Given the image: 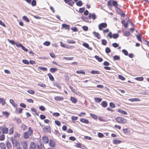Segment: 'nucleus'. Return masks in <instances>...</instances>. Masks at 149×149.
I'll list each match as a JSON object with an SVG mask.
<instances>
[{
	"label": "nucleus",
	"instance_id": "nucleus-14",
	"mask_svg": "<svg viewBox=\"0 0 149 149\" xmlns=\"http://www.w3.org/2000/svg\"><path fill=\"white\" fill-rule=\"evenodd\" d=\"M118 111L119 113H120L121 114H122L126 115H127V113L126 111H123L121 109H118Z\"/></svg>",
	"mask_w": 149,
	"mask_h": 149
},
{
	"label": "nucleus",
	"instance_id": "nucleus-52",
	"mask_svg": "<svg viewBox=\"0 0 149 149\" xmlns=\"http://www.w3.org/2000/svg\"><path fill=\"white\" fill-rule=\"evenodd\" d=\"M105 52L107 54H108L111 52V50L109 48L107 47L105 49Z\"/></svg>",
	"mask_w": 149,
	"mask_h": 149
},
{
	"label": "nucleus",
	"instance_id": "nucleus-48",
	"mask_svg": "<svg viewBox=\"0 0 149 149\" xmlns=\"http://www.w3.org/2000/svg\"><path fill=\"white\" fill-rule=\"evenodd\" d=\"M15 121L18 124H19L21 123V120L19 118H16L15 119Z\"/></svg>",
	"mask_w": 149,
	"mask_h": 149
},
{
	"label": "nucleus",
	"instance_id": "nucleus-1",
	"mask_svg": "<svg viewBox=\"0 0 149 149\" xmlns=\"http://www.w3.org/2000/svg\"><path fill=\"white\" fill-rule=\"evenodd\" d=\"M33 130L31 127H29L28 131L24 132L23 134V137L26 139L29 138L30 136L33 135Z\"/></svg>",
	"mask_w": 149,
	"mask_h": 149
},
{
	"label": "nucleus",
	"instance_id": "nucleus-11",
	"mask_svg": "<svg viewBox=\"0 0 149 149\" xmlns=\"http://www.w3.org/2000/svg\"><path fill=\"white\" fill-rule=\"evenodd\" d=\"M100 104L103 107L105 108L107 107L108 104L106 101H103L101 102Z\"/></svg>",
	"mask_w": 149,
	"mask_h": 149
},
{
	"label": "nucleus",
	"instance_id": "nucleus-13",
	"mask_svg": "<svg viewBox=\"0 0 149 149\" xmlns=\"http://www.w3.org/2000/svg\"><path fill=\"white\" fill-rule=\"evenodd\" d=\"M128 100L132 102H133L134 101H140V100L137 98H132L129 99Z\"/></svg>",
	"mask_w": 149,
	"mask_h": 149
},
{
	"label": "nucleus",
	"instance_id": "nucleus-9",
	"mask_svg": "<svg viewBox=\"0 0 149 149\" xmlns=\"http://www.w3.org/2000/svg\"><path fill=\"white\" fill-rule=\"evenodd\" d=\"M93 33L95 36L98 39H100V38L101 37L100 35L98 33L96 32L95 31H94L93 32Z\"/></svg>",
	"mask_w": 149,
	"mask_h": 149
},
{
	"label": "nucleus",
	"instance_id": "nucleus-59",
	"mask_svg": "<svg viewBox=\"0 0 149 149\" xmlns=\"http://www.w3.org/2000/svg\"><path fill=\"white\" fill-rule=\"evenodd\" d=\"M8 41L10 43L12 44L13 45H15V44H16V43L14 41H13V40H8Z\"/></svg>",
	"mask_w": 149,
	"mask_h": 149
},
{
	"label": "nucleus",
	"instance_id": "nucleus-10",
	"mask_svg": "<svg viewBox=\"0 0 149 149\" xmlns=\"http://www.w3.org/2000/svg\"><path fill=\"white\" fill-rule=\"evenodd\" d=\"M1 130H2L3 134H7L8 132V129L7 127H5L2 128Z\"/></svg>",
	"mask_w": 149,
	"mask_h": 149
},
{
	"label": "nucleus",
	"instance_id": "nucleus-2",
	"mask_svg": "<svg viewBox=\"0 0 149 149\" xmlns=\"http://www.w3.org/2000/svg\"><path fill=\"white\" fill-rule=\"evenodd\" d=\"M115 120L117 123L122 124H126L127 123V120L126 119L119 116L116 118Z\"/></svg>",
	"mask_w": 149,
	"mask_h": 149
},
{
	"label": "nucleus",
	"instance_id": "nucleus-5",
	"mask_svg": "<svg viewBox=\"0 0 149 149\" xmlns=\"http://www.w3.org/2000/svg\"><path fill=\"white\" fill-rule=\"evenodd\" d=\"M21 145L24 149H28V146L26 142L25 141L21 142Z\"/></svg>",
	"mask_w": 149,
	"mask_h": 149
},
{
	"label": "nucleus",
	"instance_id": "nucleus-30",
	"mask_svg": "<svg viewBox=\"0 0 149 149\" xmlns=\"http://www.w3.org/2000/svg\"><path fill=\"white\" fill-rule=\"evenodd\" d=\"M50 130L49 127H44L43 128V130L45 132H49Z\"/></svg>",
	"mask_w": 149,
	"mask_h": 149
},
{
	"label": "nucleus",
	"instance_id": "nucleus-35",
	"mask_svg": "<svg viewBox=\"0 0 149 149\" xmlns=\"http://www.w3.org/2000/svg\"><path fill=\"white\" fill-rule=\"evenodd\" d=\"M90 115L91 117H92L93 119H97V116L95 114L93 113H90Z\"/></svg>",
	"mask_w": 149,
	"mask_h": 149
},
{
	"label": "nucleus",
	"instance_id": "nucleus-53",
	"mask_svg": "<svg viewBox=\"0 0 149 149\" xmlns=\"http://www.w3.org/2000/svg\"><path fill=\"white\" fill-rule=\"evenodd\" d=\"M120 59V57L116 55L113 57V59L114 60H119Z\"/></svg>",
	"mask_w": 149,
	"mask_h": 149
},
{
	"label": "nucleus",
	"instance_id": "nucleus-18",
	"mask_svg": "<svg viewBox=\"0 0 149 149\" xmlns=\"http://www.w3.org/2000/svg\"><path fill=\"white\" fill-rule=\"evenodd\" d=\"M54 99L56 101H61L63 100L64 98L63 97L60 96H56L54 97Z\"/></svg>",
	"mask_w": 149,
	"mask_h": 149
},
{
	"label": "nucleus",
	"instance_id": "nucleus-12",
	"mask_svg": "<svg viewBox=\"0 0 149 149\" xmlns=\"http://www.w3.org/2000/svg\"><path fill=\"white\" fill-rule=\"evenodd\" d=\"M80 121L82 123H85L87 124H88L89 123V121L88 120L83 118L80 119Z\"/></svg>",
	"mask_w": 149,
	"mask_h": 149
},
{
	"label": "nucleus",
	"instance_id": "nucleus-38",
	"mask_svg": "<svg viewBox=\"0 0 149 149\" xmlns=\"http://www.w3.org/2000/svg\"><path fill=\"white\" fill-rule=\"evenodd\" d=\"M91 73L92 74H99L100 72L98 71L93 70L91 72Z\"/></svg>",
	"mask_w": 149,
	"mask_h": 149
},
{
	"label": "nucleus",
	"instance_id": "nucleus-19",
	"mask_svg": "<svg viewBox=\"0 0 149 149\" xmlns=\"http://www.w3.org/2000/svg\"><path fill=\"white\" fill-rule=\"evenodd\" d=\"M65 2L66 3H68L70 6H72L74 3V2H69L70 0H64Z\"/></svg>",
	"mask_w": 149,
	"mask_h": 149
},
{
	"label": "nucleus",
	"instance_id": "nucleus-28",
	"mask_svg": "<svg viewBox=\"0 0 149 149\" xmlns=\"http://www.w3.org/2000/svg\"><path fill=\"white\" fill-rule=\"evenodd\" d=\"M6 102L5 100L2 98H0V104H1L2 105H4Z\"/></svg>",
	"mask_w": 149,
	"mask_h": 149
},
{
	"label": "nucleus",
	"instance_id": "nucleus-54",
	"mask_svg": "<svg viewBox=\"0 0 149 149\" xmlns=\"http://www.w3.org/2000/svg\"><path fill=\"white\" fill-rule=\"evenodd\" d=\"M38 68L40 70L43 71H47V68H46L39 67Z\"/></svg>",
	"mask_w": 149,
	"mask_h": 149
},
{
	"label": "nucleus",
	"instance_id": "nucleus-17",
	"mask_svg": "<svg viewBox=\"0 0 149 149\" xmlns=\"http://www.w3.org/2000/svg\"><path fill=\"white\" fill-rule=\"evenodd\" d=\"M10 102L12 104V105L15 107H17V105L12 99H10Z\"/></svg>",
	"mask_w": 149,
	"mask_h": 149
},
{
	"label": "nucleus",
	"instance_id": "nucleus-58",
	"mask_svg": "<svg viewBox=\"0 0 149 149\" xmlns=\"http://www.w3.org/2000/svg\"><path fill=\"white\" fill-rule=\"evenodd\" d=\"M122 52L123 53H124L125 55H128V52L125 49H123L122 50Z\"/></svg>",
	"mask_w": 149,
	"mask_h": 149
},
{
	"label": "nucleus",
	"instance_id": "nucleus-34",
	"mask_svg": "<svg viewBox=\"0 0 149 149\" xmlns=\"http://www.w3.org/2000/svg\"><path fill=\"white\" fill-rule=\"evenodd\" d=\"M124 36H128L130 35V33L129 31H126L124 32Z\"/></svg>",
	"mask_w": 149,
	"mask_h": 149
},
{
	"label": "nucleus",
	"instance_id": "nucleus-56",
	"mask_svg": "<svg viewBox=\"0 0 149 149\" xmlns=\"http://www.w3.org/2000/svg\"><path fill=\"white\" fill-rule=\"evenodd\" d=\"M60 115V114L59 113L56 112L54 113H53V116H54L58 117Z\"/></svg>",
	"mask_w": 149,
	"mask_h": 149
},
{
	"label": "nucleus",
	"instance_id": "nucleus-7",
	"mask_svg": "<svg viewBox=\"0 0 149 149\" xmlns=\"http://www.w3.org/2000/svg\"><path fill=\"white\" fill-rule=\"evenodd\" d=\"M49 145L51 147L54 148L55 146L56 143L53 140L50 139L49 141Z\"/></svg>",
	"mask_w": 149,
	"mask_h": 149
},
{
	"label": "nucleus",
	"instance_id": "nucleus-26",
	"mask_svg": "<svg viewBox=\"0 0 149 149\" xmlns=\"http://www.w3.org/2000/svg\"><path fill=\"white\" fill-rule=\"evenodd\" d=\"M2 113L6 118H8L9 115V113L6 111H3Z\"/></svg>",
	"mask_w": 149,
	"mask_h": 149
},
{
	"label": "nucleus",
	"instance_id": "nucleus-44",
	"mask_svg": "<svg viewBox=\"0 0 149 149\" xmlns=\"http://www.w3.org/2000/svg\"><path fill=\"white\" fill-rule=\"evenodd\" d=\"M113 6L115 7V8H116L117 7V6H118V4L117 3V2L116 1H113L112 2Z\"/></svg>",
	"mask_w": 149,
	"mask_h": 149
},
{
	"label": "nucleus",
	"instance_id": "nucleus-41",
	"mask_svg": "<svg viewBox=\"0 0 149 149\" xmlns=\"http://www.w3.org/2000/svg\"><path fill=\"white\" fill-rule=\"evenodd\" d=\"M5 139V136L4 134H2L0 135V140L3 141Z\"/></svg>",
	"mask_w": 149,
	"mask_h": 149
},
{
	"label": "nucleus",
	"instance_id": "nucleus-61",
	"mask_svg": "<svg viewBox=\"0 0 149 149\" xmlns=\"http://www.w3.org/2000/svg\"><path fill=\"white\" fill-rule=\"evenodd\" d=\"M50 44V43L49 41H46L43 43V45L46 46H49Z\"/></svg>",
	"mask_w": 149,
	"mask_h": 149
},
{
	"label": "nucleus",
	"instance_id": "nucleus-31",
	"mask_svg": "<svg viewBox=\"0 0 149 149\" xmlns=\"http://www.w3.org/2000/svg\"><path fill=\"white\" fill-rule=\"evenodd\" d=\"M122 23L123 25L124 26L125 28H127V27L128 23H126L125 21L124 20H122Z\"/></svg>",
	"mask_w": 149,
	"mask_h": 149
},
{
	"label": "nucleus",
	"instance_id": "nucleus-49",
	"mask_svg": "<svg viewBox=\"0 0 149 149\" xmlns=\"http://www.w3.org/2000/svg\"><path fill=\"white\" fill-rule=\"evenodd\" d=\"M23 109L22 108H19L18 109H17V112L18 113H20L22 112Z\"/></svg>",
	"mask_w": 149,
	"mask_h": 149
},
{
	"label": "nucleus",
	"instance_id": "nucleus-20",
	"mask_svg": "<svg viewBox=\"0 0 149 149\" xmlns=\"http://www.w3.org/2000/svg\"><path fill=\"white\" fill-rule=\"evenodd\" d=\"M122 142L121 140L114 139L113 141V143L115 144H117L120 143Z\"/></svg>",
	"mask_w": 149,
	"mask_h": 149
},
{
	"label": "nucleus",
	"instance_id": "nucleus-40",
	"mask_svg": "<svg viewBox=\"0 0 149 149\" xmlns=\"http://www.w3.org/2000/svg\"><path fill=\"white\" fill-rule=\"evenodd\" d=\"M23 19L27 22H29V21L28 18L25 16H23L22 17Z\"/></svg>",
	"mask_w": 149,
	"mask_h": 149
},
{
	"label": "nucleus",
	"instance_id": "nucleus-29",
	"mask_svg": "<svg viewBox=\"0 0 149 149\" xmlns=\"http://www.w3.org/2000/svg\"><path fill=\"white\" fill-rule=\"evenodd\" d=\"M31 110L35 113V114L37 116H38V113L37 112V110L36 109L33 107L31 109Z\"/></svg>",
	"mask_w": 149,
	"mask_h": 149
},
{
	"label": "nucleus",
	"instance_id": "nucleus-6",
	"mask_svg": "<svg viewBox=\"0 0 149 149\" xmlns=\"http://www.w3.org/2000/svg\"><path fill=\"white\" fill-rule=\"evenodd\" d=\"M42 140L43 142L45 144L48 143L49 139L48 137L47 136H43L42 138Z\"/></svg>",
	"mask_w": 149,
	"mask_h": 149
},
{
	"label": "nucleus",
	"instance_id": "nucleus-43",
	"mask_svg": "<svg viewBox=\"0 0 149 149\" xmlns=\"http://www.w3.org/2000/svg\"><path fill=\"white\" fill-rule=\"evenodd\" d=\"M48 76L49 77L50 79L51 80L53 81L54 80V77H53V76H52V74H51L49 73L48 74Z\"/></svg>",
	"mask_w": 149,
	"mask_h": 149
},
{
	"label": "nucleus",
	"instance_id": "nucleus-15",
	"mask_svg": "<svg viewBox=\"0 0 149 149\" xmlns=\"http://www.w3.org/2000/svg\"><path fill=\"white\" fill-rule=\"evenodd\" d=\"M70 100L73 103H76L77 102V99L74 97H71L70 98Z\"/></svg>",
	"mask_w": 149,
	"mask_h": 149
},
{
	"label": "nucleus",
	"instance_id": "nucleus-64",
	"mask_svg": "<svg viewBox=\"0 0 149 149\" xmlns=\"http://www.w3.org/2000/svg\"><path fill=\"white\" fill-rule=\"evenodd\" d=\"M78 118L77 117L74 116H72L71 117V119L73 121L77 120Z\"/></svg>",
	"mask_w": 149,
	"mask_h": 149
},
{
	"label": "nucleus",
	"instance_id": "nucleus-22",
	"mask_svg": "<svg viewBox=\"0 0 149 149\" xmlns=\"http://www.w3.org/2000/svg\"><path fill=\"white\" fill-rule=\"evenodd\" d=\"M21 128L23 130H25L27 129V126L24 124H22L21 126Z\"/></svg>",
	"mask_w": 149,
	"mask_h": 149
},
{
	"label": "nucleus",
	"instance_id": "nucleus-32",
	"mask_svg": "<svg viewBox=\"0 0 149 149\" xmlns=\"http://www.w3.org/2000/svg\"><path fill=\"white\" fill-rule=\"evenodd\" d=\"M57 70V69L56 68H51L50 69V71L52 73H54Z\"/></svg>",
	"mask_w": 149,
	"mask_h": 149
},
{
	"label": "nucleus",
	"instance_id": "nucleus-47",
	"mask_svg": "<svg viewBox=\"0 0 149 149\" xmlns=\"http://www.w3.org/2000/svg\"><path fill=\"white\" fill-rule=\"evenodd\" d=\"M67 43L69 44H74L75 43V42L73 40H68L67 41Z\"/></svg>",
	"mask_w": 149,
	"mask_h": 149
},
{
	"label": "nucleus",
	"instance_id": "nucleus-42",
	"mask_svg": "<svg viewBox=\"0 0 149 149\" xmlns=\"http://www.w3.org/2000/svg\"><path fill=\"white\" fill-rule=\"evenodd\" d=\"M119 36V34L118 33L113 34L112 35V38L114 39L117 38Z\"/></svg>",
	"mask_w": 149,
	"mask_h": 149
},
{
	"label": "nucleus",
	"instance_id": "nucleus-3",
	"mask_svg": "<svg viewBox=\"0 0 149 149\" xmlns=\"http://www.w3.org/2000/svg\"><path fill=\"white\" fill-rule=\"evenodd\" d=\"M31 146H32L33 148V149H42L43 147L41 143L40 144V145H36L33 142H32L31 143Z\"/></svg>",
	"mask_w": 149,
	"mask_h": 149
},
{
	"label": "nucleus",
	"instance_id": "nucleus-57",
	"mask_svg": "<svg viewBox=\"0 0 149 149\" xmlns=\"http://www.w3.org/2000/svg\"><path fill=\"white\" fill-rule=\"evenodd\" d=\"M73 57H63V58L64 59H66L67 60H71L73 58Z\"/></svg>",
	"mask_w": 149,
	"mask_h": 149
},
{
	"label": "nucleus",
	"instance_id": "nucleus-46",
	"mask_svg": "<svg viewBox=\"0 0 149 149\" xmlns=\"http://www.w3.org/2000/svg\"><path fill=\"white\" fill-rule=\"evenodd\" d=\"M27 92L31 94H34L35 93L34 91L31 90H28Z\"/></svg>",
	"mask_w": 149,
	"mask_h": 149
},
{
	"label": "nucleus",
	"instance_id": "nucleus-45",
	"mask_svg": "<svg viewBox=\"0 0 149 149\" xmlns=\"http://www.w3.org/2000/svg\"><path fill=\"white\" fill-rule=\"evenodd\" d=\"M13 127L11 128L9 130V134H12L13 133Z\"/></svg>",
	"mask_w": 149,
	"mask_h": 149
},
{
	"label": "nucleus",
	"instance_id": "nucleus-21",
	"mask_svg": "<svg viewBox=\"0 0 149 149\" xmlns=\"http://www.w3.org/2000/svg\"><path fill=\"white\" fill-rule=\"evenodd\" d=\"M69 26L70 25L65 24H62V27L66 30L69 29Z\"/></svg>",
	"mask_w": 149,
	"mask_h": 149
},
{
	"label": "nucleus",
	"instance_id": "nucleus-62",
	"mask_svg": "<svg viewBox=\"0 0 149 149\" xmlns=\"http://www.w3.org/2000/svg\"><path fill=\"white\" fill-rule=\"evenodd\" d=\"M55 124L58 126H60L61 125V123L58 120H55Z\"/></svg>",
	"mask_w": 149,
	"mask_h": 149
},
{
	"label": "nucleus",
	"instance_id": "nucleus-27",
	"mask_svg": "<svg viewBox=\"0 0 149 149\" xmlns=\"http://www.w3.org/2000/svg\"><path fill=\"white\" fill-rule=\"evenodd\" d=\"M94 57L99 62H101L103 61L102 58H100L97 56L96 55Z\"/></svg>",
	"mask_w": 149,
	"mask_h": 149
},
{
	"label": "nucleus",
	"instance_id": "nucleus-50",
	"mask_svg": "<svg viewBox=\"0 0 149 149\" xmlns=\"http://www.w3.org/2000/svg\"><path fill=\"white\" fill-rule=\"evenodd\" d=\"M86 114V113L84 112H82L81 113H79L78 114V116L79 117H82L84 116Z\"/></svg>",
	"mask_w": 149,
	"mask_h": 149
},
{
	"label": "nucleus",
	"instance_id": "nucleus-33",
	"mask_svg": "<svg viewBox=\"0 0 149 149\" xmlns=\"http://www.w3.org/2000/svg\"><path fill=\"white\" fill-rule=\"evenodd\" d=\"M76 72L77 73V74H85V72L83 70H77L76 71Z\"/></svg>",
	"mask_w": 149,
	"mask_h": 149
},
{
	"label": "nucleus",
	"instance_id": "nucleus-37",
	"mask_svg": "<svg viewBox=\"0 0 149 149\" xmlns=\"http://www.w3.org/2000/svg\"><path fill=\"white\" fill-rule=\"evenodd\" d=\"M20 46L21 47L22 49L24 50V51L27 52L28 51V49H26L25 47H24L22 44H20Z\"/></svg>",
	"mask_w": 149,
	"mask_h": 149
},
{
	"label": "nucleus",
	"instance_id": "nucleus-25",
	"mask_svg": "<svg viewBox=\"0 0 149 149\" xmlns=\"http://www.w3.org/2000/svg\"><path fill=\"white\" fill-rule=\"evenodd\" d=\"M6 145L7 148L9 149L12 147V146L10 142L8 141L6 143Z\"/></svg>",
	"mask_w": 149,
	"mask_h": 149
},
{
	"label": "nucleus",
	"instance_id": "nucleus-63",
	"mask_svg": "<svg viewBox=\"0 0 149 149\" xmlns=\"http://www.w3.org/2000/svg\"><path fill=\"white\" fill-rule=\"evenodd\" d=\"M39 109L42 111H44L45 110V108L43 106H41L39 107Z\"/></svg>",
	"mask_w": 149,
	"mask_h": 149
},
{
	"label": "nucleus",
	"instance_id": "nucleus-55",
	"mask_svg": "<svg viewBox=\"0 0 149 149\" xmlns=\"http://www.w3.org/2000/svg\"><path fill=\"white\" fill-rule=\"evenodd\" d=\"M143 77H138L136 78V79L138 81H142L143 80Z\"/></svg>",
	"mask_w": 149,
	"mask_h": 149
},
{
	"label": "nucleus",
	"instance_id": "nucleus-39",
	"mask_svg": "<svg viewBox=\"0 0 149 149\" xmlns=\"http://www.w3.org/2000/svg\"><path fill=\"white\" fill-rule=\"evenodd\" d=\"M83 4L81 1H79L76 3V5L77 6H81Z\"/></svg>",
	"mask_w": 149,
	"mask_h": 149
},
{
	"label": "nucleus",
	"instance_id": "nucleus-60",
	"mask_svg": "<svg viewBox=\"0 0 149 149\" xmlns=\"http://www.w3.org/2000/svg\"><path fill=\"white\" fill-rule=\"evenodd\" d=\"M110 106L112 108H114L115 107V104L111 102L109 104Z\"/></svg>",
	"mask_w": 149,
	"mask_h": 149
},
{
	"label": "nucleus",
	"instance_id": "nucleus-24",
	"mask_svg": "<svg viewBox=\"0 0 149 149\" xmlns=\"http://www.w3.org/2000/svg\"><path fill=\"white\" fill-rule=\"evenodd\" d=\"M20 134L17 132H15L14 135V137L15 138H17L19 137Z\"/></svg>",
	"mask_w": 149,
	"mask_h": 149
},
{
	"label": "nucleus",
	"instance_id": "nucleus-16",
	"mask_svg": "<svg viewBox=\"0 0 149 149\" xmlns=\"http://www.w3.org/2000/svg\"><path fill=\"white\" fill-rule=\"evenodd\" d=\"M94 100L96 103H100L102 100V98L100 97H95L94 98Z\"/></svg>",
	"mask_w": 149,
	"mask_h": 149
},
{
	"label": "nucleus",
	"instance_id": "nucleus-8",
	"mask_svg": "<svg viewBox=\"0 0 149 149\" xmlns=\"http://www.w3.org/2000/svg\"><path fill=\"white\" fill-rule=\"evenodd\" d=\"M88 18L90 19L92 18L94 20L96 18V16L95 13H90L89 15Z\"/></svg>",
	"mask_w": 149,
	"mask_h": 149
},
{
	"label": "nucleus",
	"instance_id": "nucleus-51",
	"mask_svg": "<svg viewBox=\"0 0 149 149\" xmlns=\"http://www.w3.org/2000/svg\"><path fill=\"white\" fill-rule=\"evenodd\" d=\"M36 2L35 0H33L31 3V4L32 6H34L36 5Z\"/></svg>",
	"mask_w": 149,
	"mask_h": 149
},
{
	"label": "nucleus",
	"instance_id": "nucleus-23",
	"mask_svg": "<svg viewBox=\"0 0 149 149\" xmlns=\"http://www.w3.org/2000/svg\"><path fill=\"white\" fill-rule=\"evenodd\" d=\"M0 147L1 149H6V146L5 144L3 143H0Z\"/></svg>",
	"mask_w": 149,
	"mask_h": 149
},
{
	"label": "nucleus",
	"instance_id": "nucleus-36",
	"mask_svg": "<svg viewBox=\"0 0 149 149\" xmlns=\"http://www.w3.org/2000/svg\"><path fill=\"white\" fill-rule=\"evenodd\" d=\"M102 44L104 45H106L107 43V41L105 39L102 40Z\"/></svg>",
	"mask_w": 149,
	"mask_h": 149
},
{
	"label": "nucleus",
	"instance_id": "nucleus-4",
	"mask_svg": "<svg viewBox=\"0 0 149 149\" xmlns=\"http://www.w3.org/2000/svg\"><path fill=\"white\" fill-rule=\"evenodd\" d=\"M107 26V24L106 23H102L98 25V27L99 30H101L102 28H105Z\"/></svg>",
	"mask_w": 149,
	"mask_h": 149
}]
</instances>
